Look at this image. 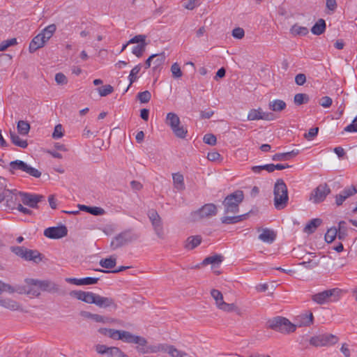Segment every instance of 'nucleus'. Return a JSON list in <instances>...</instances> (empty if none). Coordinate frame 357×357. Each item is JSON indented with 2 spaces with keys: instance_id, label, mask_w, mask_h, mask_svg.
<instances>
[{
  "instance_id": "nucleus-27",
  "label": "nucleus",
  "mask_w": 357,
  "mask_h": 357,
  "mask_svg": "<svg viewBox=\"0 0 357 357\" xmlns=\"http://www.w3.org/2000/svg\"><path fill=\"white\" fill-rule=\"evenodd\" d=\"M173 183L178 190H183L185 189L184 178L183 174L179 172L172 174Z\"/></svg>"
},
{
  "instance_id": "nucleus-8",
  "label": "nucleus",
  "mask_w": 357,
  "mask_h": 357,
  "mask_svg": "<svg viewBox=\"0 0 357 357\" xmlns=\"http://www.w3.org/2000/svg\"><path fill=\"white\" fill-rule=\"evenodd\" d=\"M217 212V207L215 204H206L199 210L192 212L190 218L192 221H199L203 218L215 215Z\"/></svg>"
},
{
  "instance_id": "nucleus-62",
  "label": "nucleus",
  "mask_w": 357,
  "mask_h": 357,
  "mask_svg": "<svg viewBox=\"0 0 357 357\" xmlns=\"http://www.w3.org/2000/svg\"><path fill=\"white\" fill-rule=\"evenodd\" d=\"M199 0H185L184 7L188 10H192L197 7L199 3Z\"/></svg>"
},
{
  "instance_id": "nucleus-63",
  "label": "nucleus",
  "mask_w": 357,
  "mask_h": 357,
  "mask_svg": "<svg viewBox=\"0 0 357 357\" xmlns=\"http://www.w3.org/2000/svg\"><path fill=\"white\" fill-rule=\"evenodd\" d=\"M333 102L332 99L328 96L323 97L319 102V104L324 108H328L331 106Z\"/></svg>"
},
{
  "instance_id": "nucleus-17",
  "label": "nucleus",
  "mask_w": 357,
  "mask_h": 357,
  "mask_svg": "<svg viewBox=\"0 0 357 357\" xmlns=\"http://www.w3.org/2000/svg\"><path fill=\"white\" fill-rule=\"evenodd\" d=\"M148 215L154 228L155 234L160 238H163V228L162 225L161 218L159 216L158 213L154 210H151L149 211Z\"/></svg>"
},
{
  "instance_id": "nucleus-32",
  "label": "nucleus",
  "mask_w": 357,
  "mask_h": 357,
  "mask_svg": "<svg viewBox=\"0 0 357 357\" xmlns=\"http://www.w3.org/2000/svg\"><path fill=\"white\" fill-rule=\"evenodd\" d=\"M325 30L326 22L323 19H319L311 29L312 33L317 36L322 34Z\"/></svg>"
},
{
  "instance_id": "nucleus-3",
  "label": "nucleus",
  "mask_w": 357,
  "mask_h": 357,
  "mask_svg": "<svg viewBox=\"0 0 357 357\" xmlns=\"http://www.w3.org/2000/svg\"><path fill=\"white\" fill-rule=\"evenodd\" d=\"M268 328L283 333H289L296 331V326L291 323L287 319L277 317L267 321Z\"/></svg>"
},
{
  "instance_id": "nucleus-4",
  "label": "nucleus",
  "mask_w": 357,
  "mask_h": 357,
  "mask_svg": "<svg viewBox=\"0 0 357 357\" xmlns=\"http://www.w3.org/2000/svg\"><path fill=\"white\" fill-rule=\"evenodd\" d=\"M244 198L243 192L241 190H237L226 197L223 202L225 213H236L239 210V204Z\"/></svg>"
},
{
  "instance_id": "nucleus-58",
  "label": "nucleus",
  "mask_w": 357,
  "mask_h": 357,
  "mask_svg": "<svg viewBox=\"0 0 357 357\" xmlns=\"http://www.w3.org/2000/svg\"><path fill=\"white\" fill-rule=\"evenodd\" d=\"M63 135V127L61 124H58L54 127V130L52 133V137L54 139H59Z\"/></svg>"
},
{
  "instance_id": "nucleus-22",
  "label": "nucleus",
  "mask_w": 357,
  "mask_h": 357,
  "mask_svg": "<svg viewBox=\"0 0 357 357\" xmlns=\"http://www.w3.org/2000/svg\"><path fill=\"white\" fill-rule=\"evenodd\" d=\"M259 238L264 243H272L276 238V234L273 230L265 228L261 230Z\"/></svg>"
},
{
  "instance_id": "nucleus-19",
  "label": "nucleus",
  "mask_w": 357,
  "mask_h": 357,
  "mask_svg": "<svg viewBox=\"0 0 357 357\" xmlns=\"http://www.w3.org/2000/svg\"><path fill=\"white\" fill-rule=\"evenodd\" d=\"M72 296L75 297L78 300L82 301L86 303L95 304L96 294L89 291H73L70 292Z\"/></svg>"
},
{
  "instance_id": "nucleus-38",
  "label": "nucleus",
  "mask_w": 357,
  "mask_h": 357,
  "mask_svg": "<svg viewBox=\"0 0 357 357\" xmlns=\"http://www.w3.org/2000/svg\"><path fill=\"white\" fill-rule=\"evenodd\" d=\"M17 128L20 135H26L30 130V125L27 121L21 120L17 122Z\"/></svg>"
},
{
  "instance_id": "nucleus-60",
  "label": "nucleus",
  "mask_w": 357,
  "mask_h": 357,
  "mask_svg": "<svg viewBox=\"0 0 357 357\" xmlns=\"http://www.w3.org/2000/svg\"><path fill=\"white\" fill-rule=\"evenodd\" d=\"M3 291H7V292H9V293H13V292L15 291V289L10 284H6V283L0 281V295Z\"/></svg>"
},
{
  "instance_id": "nucleus-44",
  "label": "nucleus",
  "mask_w": 357,
  "mask_h": 357,
  "mask_svg": "<svg viewBox=\"0 0 357 357\" xmlns=\"http://www.w3.org/2000/svg\"><path fill=\"white\" fill-rule=\"evenodd\" d=\"M98 332L103 335L107 336L113 340H115L117 330L112 328H100L98 329Z\"/></svg>"
},
{
  "instance_id": "nucleus-18",
  "label": "nucleus",
  "mask_w": 357,
  "mask_h": 357,
  "mask_svg": "<svg viewBox=\"0 0 357 357\" xmlns=\"http://www.w3.org/2000/svg\"><path fill=\"white\" fill-rule=\"evenodd\" d=\"M68 234V229L65 225L59 227H52L45 229L44 235L52 239L61 238L66 236Z\"/></svg>"
},
{
  "instance_id": "nucleus-20",
  "label": "nucleus",
  "mask_w": 357,
  "mask_h": 357,
  "mask_svg": "<svg viewBox=\"0 0 357 357\" xmlns=\"http://www.w3.org/2000/svg\"><path fill=\"white\" fill-rule=\"evenodd\" d=\"M95 305L99 307L104 308L112 307L116 309L117 307L114 299L111 297H104L98 294L96 296Z\"/></svg>"
},
{
  "instance_id": "nucleus-12",
  "label": "nucleus",
  "mask_w": 357,
  "mask_h": 357,
  "mask_svg": "<svg viewBox=\"0 0 357 357\" xmlns=\"http://www.w3.org/2000/svg\"><path fill=\"white\" fill-rule=\"evenodd\" d=\"M137 238V236L130 231H126L116 236L111 243L114 250L117 249Z\"/></svg>"
},
{
  "instance_id": "nucleus-21",
  "label": "nucleus",
  "mask_w": 357,
  "mask_h": 357,
  "mask_svg": "<svg viewBox=\"0 0 357 357\" xmlns=\"http://www.w3.org/2000/svg\"><path fill=\"white\" fill-rule=\"evenodd\" d=\"M47 41L40 33L36 36L31 41L29 47V52L33 53L37 50L43 47Z\"/></svg>"
},
{
  "instance_id": "nucleus-14",
  "label": "nucleus",
  "mask_w": 357,
  "mask_h": 357,
  "mask_svg": "<svg viewBox=\"0 0 357 357\" xmlns=\"http://www.w3.org/2000/svg\"><path fill=\"white\" fill-rule=\"evenodd\" d=\"M21 200L24 205L36 208L38 204L45 199V197L41 195L30 194L27 192H19Z\"/></svg>"
},
{
  "instance_id": "nucleus-57",
  "label": "nucleus",
  "mask_w": 357,
  "mask_h": 357,
  "mask_svg": "<svg viewBox=\"0 0 357 357\" xmlns=\"http://www.w3.org/2000/svg\"><path fill=\"white\" fill-rule=\"evenodd\" d=\"M326 6L330 11L328 12L329 14L333 13L337 7L336 0H326Z\"/></svg>"
},
{
  "instance_id": "nucleus-13",
  "label": "nucleus",
  "mask_w": 357,
  "mask_h": 357,
  "mask_svg": "<svg viewBox=\"0 0 357 357\" xmlns=\"http://www.w3.org/2000/svg\"><path fill=\"white\" fill-rule=\"evenodd\" d=\"M98 354L107 355L108 357H128L119 347H107L105 344H98L94 347Z\"/></svg>"
},
{
  "instance_id": "nucleus-37",
  "label": "nucleus",
  "mask_w": 357,
  "mask_h": 357,
  "mask_svg": "<svg viewBox=\"0 0 357 357\" xmlns=\"http://www.w3.org/2000/svg\"><path fill=\"white\" fill-rule=\"evenodd\" d=\"M10 139L15 146L20 148L25 149L28 146L26 140L21 139L17 135L12 132H10Z\"/></svg>"
},
{
  "instance_id": "nucleus-61",
  "label": "nucleus",
  "mask_w": 357,
  "mask_h": 357,
  "mask_svg": "<svg viewBox=\"0 0 357 357\" xmlns=\"http://www.w3.org/2000/svg\"><path fill=\"white\" fill-rule=\"evenodd\" d=\"M55 81L58 84H66L68 82L67 77L61 73H58L55 75Z\"/></svg>"
},
{
  "instance_id": "nucleus-7",
  "label": "nucleus",
  "mask_w": 357,
  "mask_h": 357,
  "mask_svg": "<svg viewBox=\"0 0 357 357\" xmlns=\"http://www.w3.org/2000/svg\"><path fill=\"white\" fill-rule=\"evenodd\" d=\"M339 341L338 337L330 333L319 334L310 339V344L314 347H329Z\"/></svg>"
},
{
  "instance_id": "nucleus-2",
  "label": "nucleus",
  "mask_w": 357,
  "mask_h": 357,
  "mask_svg": "<svg viewBox=\"0 0 357 357\" xmlns=\"http://www.w3.org/2000/svg\"><path fill=\"white\" fill-rule=\"evenodd\" d=\"M165 123L169 126L174 135L180 139L185 138L188 129L185 126L181 125L178 116L174 113L169 112L167 114Z\"/></svg>"
},
{
  "instance_id": "nucleus-46",
  "label": "nucleus",
  "mask_w": 357,
  "mask_h": 357,
  "mask_svg": "<svg viewBox=\"0 0 357 357\" xmlns=\"http://www.w3.org/2000/svg\"><path fill=\"white\" fill-rule=\"evenodd\" d=\"M146 45V43H142L135 46L132 50V53L138 58L141 57L145 51Z\"/></svg>"
},
{
  "instance_id": "nucleus-30",
  "label": "nucleus",
  "mask_w": 357,
  "mask_h": 357,
  "mask_svg": "<svg viewBox=\"0 0 357 357\" xmlns=\"http://www.w3.org/2000/svg\"><path fill=\"white\" fill-rule=\"evenodd\" d=\"M151 56H155L152 61L153 64V70L156 71L163 66L165 61V53L162 52L160 54H152Z\"/></svg>"
},
{
  "instance_id": "nucleus-23",
  "label": "nucleus",
  "mask_w": 357,
  "mask_h": 357,
  "mask_svg": "<svg viewBox=\"0 0 357 357\" xmlns=\"http://www.w3.org/2000/svg\"><path fill=\"white\" fill-rule=\"evenodd\" d=\"M296 320V326H298L299 327L307 326L313 323V314L312 312H310L309 314H303L297 316Z\"/></svg>"
},
{
  "instance_id": "nucleus-51",
  "label": "nucleus",
  "mask_w": 357,
  "mask_h": 357,
  "mask_svg": "<svg viewBox=\"0 0 357 357\" xmlns=\"http://www.w3.org/2000/svg\"><path fill=\"white\" fill-rule=\"evenodd\" d=\"M10 250L16 255L24 259L26 248L21 246H13L10 248Z\"/></svg>"
},
{
  "instance_id": "nucleus-41",
  "label": "nucleus",
  "mask_w": 357,
  "mask_h": 357,
  "mask_svg": "<svg viewBox=\"0 0 357 357\" xmlns=\"http://www.w3.org/2000/svg\"><path fill=\"white\" fill-rule=\"evenodd\" d=\"M142 68L141 64H138L135 66L130 71V75L128 76L130 84V86L132 83H134L137 79V74L139 73Z\"/></svg>"
},
{
  "instance_id": "nucleus-10",
  "label": "nucleus",
  "mask_w": 357,
  "mask_h": 357,
  "mask_svg": "<svg viewBox=\"0 0 357 357\" xmlns=\"http://www.w3.org/2000/svg\"><path fill=\"white\" fill-rule=\"evenodd\" d=\"M115 340H122L126 343L137 344L140 346H145L147 343L144 337L133 335L128 331L123 330H117Z\"/></svg>"
},
{
  "instance_id": "nucleus-50",
  "label": "nucleus",
  "mask_w": 357,
  "mask_h": 357,
  "mask_svg": "<svg viewBox=\"0 0 357 357\" xmlns=\"http://www.w3.org/2000/svg\"><path fill=\"white\" fill-rule=\"evenodd\" d=\"M98 90L101 96H106L114 91V88L111 85L108 84L98 88Z\"/></svg>"
},
{
  "instance_id": "nucleus-45",
  "label": "nucleus",
  "mask_w": 357,
  "mask_h": 357,
  "mask_svg": "<svg viewBox=\"0 0 357 357\" xmlns=\"http://www.w3.org/2000/svg\"><path fill=\"white\" fill-rule=\"evenodd\" d=\"M337 236V229L335 227L328 229L325 234V240L327 243H332Z\"/></svg>"
},
{
  "instance_id": "nucleus-64",
  "label": "nucleus",
  "mask_w": 357,
  "mask_h": 357,
  "mask_svg": "<svg viewBox=\"0 0 357 357\" xmlns=\"http://www.w3.org/2000/svg\"><path fill=\"white\" fill-rule=\"evenodd\" d=\"M295 82L298 86H303L306 82V76L303 73H299L295 77Z\"/></svg>"
},
{
  "instance_id": "nucleus-42",
  "label": "nucleus",
  "mask_w": 357,
  "mask_h": 357,
  "mask_svg": "<svg viewBox=\"0 0 357 357\" xmlns=\"http://www.w3.org/2000/svg\"><path fill=\"white\" fill-rule=\"evenodd\" d=\"M170 345L171 344H159L154 345L151 347V351L152 353L164 352L168 354Z\"/></svg>"
},
{
  "instance_id": "nucleus-47",
  "label": "nucleus",
  "mask_w": 357,
  "mask_h": 357,
  "mask_svg": "<svg viewBox=\"0 0 357 357\" xmlns=\"http://www.w3.org/2000/svg\"><path fill=\"white\" fill-rule=\"evenodd\" d=\"M308 100L309 97L305 93H297L294 96V102L298 105L306 103Z\"/></svg>"
},
{
  "instance_id": "nucleus-55",
  "label": "nucleus",
  "mask_w": 357,
  "mask_h": 357,
  "mask_svg": "<svg viewBox=\"0 0 357 357\" xmlns=\"http://www.w3.org/2000/svg\"><path fill=\"white\" fill-rule=\"evenodd\" d=\"M145 40H146V36L140 34V35H137V36H134L133 38H132L131 39H130V40L128 41V43H130V44L138 43V45L142 44V43H146Z\"/></svg>"
},
{
  "instance_id": "nucleus-53",
  "label": "nucleus",
  "mask_w": 357,
  "mask_h": 357,
  "mask_svg": "<svg viewBox=\"0 0 357 357\" xmlns=\"http://www.w3.org/2000/svg\"><path fill=\"white\" fill-rule=\"evenodd\" d=\"M203 141L205 144L213 146L216 144V137L213 134H206L204 136Z\"/></svg>"
},
{
  "instance_id": "nucleus-9",
  "label": "nucleus",
  "mask_w": 357,
  "mask_h": 357,
  "mask_svg": "<svg viewBox=\"0 0 357 357\" xmlns=\"http://www.w3.org/2000/svg\"><path fill=\"white\" fill-rule=\"evenodd\" d=\"M9 166L10 171L12 173H14L16 170H20L35 178H39L41 176V172L39 170L29 166L22 160H16L12 161L10 162Z\"/></svg>"
},
{
  "instance_id": "nucleus-1",
  "label": "nucleus",
  "mask_w": 357,
  "mask_h": 357,
  "mask_svg": "<svg viewBox=\"0 0 357 357\" xmlns=\"http://www.w3.org/2000/svg\"><path fill=\"white\" fill-rule=\"evenodd\" d=\"M274 206L276 209L284 208L288 203L289 196L287 187L282 179H278L274 185Z\"/></svg>"
},
{
  "instance_id": "nucleus-59",
  "label": "nucleus",
  "mask_w": 357,
  "mask_h": 357,
  "mask_svg": "<svg viewBox=\"0 0 357 357\" xmlns=\"http://www.w3.org/2000/svg\"><path fill=\"white\" fill-rule=\"evenodd\" d=\"M318 131L319 128L317 127L310 128L308 132L304 135L305 138L307 139V140H312V139H314V137L317 135Z\"/></svg>"
},
{
  "instance_id": "nucleus-5",
  "label": "nucleus",
  "mask_w": 357,
  "mask_h": 357,
  "mask_svg": "<svg viewBox=\"0 0 357 357\" xmlns=\"http://www.w3.org/2000/svg\"><path fill=\"white\" fill-rule=\"evenodd\" d=\"M340 293L341 290L338 288L327 289L314 294L312 296V300L318 304L322 305L328 302L337 301Z\"/></svg>"
},
{
  "instance_id": "nucleus-24",
  "label": "nucleus",
  "mask_w": 357,
  "mask_h": 357,
  "mask_svg": "<svg viewBox=\"0 0 357 357\" xmlns=\"http://www.w3.org/2000/svg\"><path fill=\"white\" fill-rule=\"evenodd\" d=\"M81 315L86 319H92L94 321L98 322V323L105 324V323H109L111 321V319H109L108 317H106L98 314H93V313H91L89 312H86V311L82 312Z\"/></svg>"
},
{
  "instance_id": "nucleus-6",
  "label": "nucleus",
  "mask_w": 357,
  "mask_h": 357,
  "mask_svg": "<svg viewBox=\"0 0 357 357\" xmlns=\"http://www.w3.org/2000/svg\"><path fill=\"white\" fill-rule=\"evenodd\" d=\"M211 295L215 301L216 307L224 312H236L239 314L240 309L234 303H227L224 301L222 294L218 289H212Z\"/></svg>"
},
{
  "instance_id": "nucleus-48",
  "label": "nucleus",
  "mask_w": 357,
  "mask_h": 357,
  "mask_svg": "<svg viewBox=\"0 0 357 357\" xmlns=\"http://www.w3.org/2000/svg\"><path fill=\"white\" fill-rule=\"evenodd\" d=\"M17 44L16 38H11L5 41H3L0 44V52H3L7 50L8 47L15 45Z\"/></svg>"
},
{
  "instance_id": "nucleus-40",
  "label": "nucleus",
  "mask_w": 357,
  "mask_h": 357,
  "mask_svg": "<svg viewBox=\"0 0 357 357\" xmlns=\"http://www.w3.org/2000/svg\"><path fill=\"white\" fill-rule=\"evenodd\" d=\"M244 216L245 215L236 216H224L221 218V221L223 224H234L243 220Z\"/></svg>"
},
{
  "instance_id": "nucleus-43",
  "label": "nucleus",
  "mask_w": 357,
  "mask_h": 357,
  "mask_svg": "<svg viewBox=\"0 0 357 357\" xmlns=\"http://www.w3.org/2000/svg\"><path fill=\"white\" fill-rule=\"evenodd\" d=\"M168 354L171 357H184V356H187L186 352L178 349L174 345H172V344L170 345V347H169V349L168 351Z\"/></svg>"
},
{
  "instance_id": "nucleus-49",
  "label": "nucleus",
  "mask_w": 357,
  "mask_h": 357,
  "mask_svg": "<svg viewBox=\"0 0 357 357\" xmlns=\"http://www.w3.org/2000/svg\"><path fill=\"white\" fill-rule=\"evenodd\" d=\"M137 98L142 103H146L151 100V94L149 91H144L139 93Z\"/></svg>"
},
{
  "instance_id": "nucleus-26",
  "label": "nucleus",
  "mask_w": 357,
  "mask_h": 357,
  "mask_svg": "<svg viewBox=\"0 0 357 357\" xmlns=\"http://www.w3.org/2000/svg\"><path fill=\"white\" fill-rule=\"evenodd\" d=\"M298 154V151L293 150L290 152L276 153L272 156L274 161H286Z\"/></svg>"
},
{
  "instance_id": "nucleus-15",
  "label": "nucleus",
  "mask_w": 357,
  "mask_h": 357,
  "mask_svg": "<svg viewBox=\"0 0 357 357\" xmlns=\"http://www.w3.org/2000/svg\"><path fill=\"white\" fill-rule=\"evenodd\" d=\"M26 282L29 285L38 287L42 291L54 292L58 290L56 284L49 280H38L35 279H26Z\"/></svg>"
},
{
  "instance_id": "nucleus-56",
  "label": "nucleus",
  "mask_w": 357,
  "mask_h": 357,
  "mask_svg": "<svg viewBox=\"0 0 357 357\" xmlns=\"http://www.w3.org/2000/svg\"><path fill=\"white\" fill-rule=\"evenodd\" d=\"M98 280H99V278H98L87 277V278H81V281H79L80 282L79 283H80V286L81 285H90V284H96Z\"/></svg>"
},
{
  "instance_id": "nucleus-28",
  "label": "nucleus",
  "mask_w": 357,
  "mask_h": 357,
  "mask_svg": "<svg viewBox=\"0 0 357 357\" xmlns=\"http://www.w3.org/2000/svg\"><path fill=\"white\" fill-rule=\"evenodd\" d=\"M202 242V237L200 236H192L187 238L185 244V248L188 250H193L197 247Z\"/></svg>"
},
{
  "instance_id": "nucleus-25",
  "label": "nucleus",
  "mask_w": 357,
  "mask_h": 357,
  "mask_svg": "<svg viewBox=\"0 0 357 357\" xmlns=\"http://www.w3.org/2000/svg\"><path fill=\"white\" fill-rule=\"evenodd\" d=\"M24 259L26 261H32L38 264L43 260V256L38 250L26 249Z\"/></svg>"
},
{
  "instance_id": "nucleus-39",
  "label": "nucleus",
  "mask_w": 357,
  "mask_h": 357,
  "mask_svg": "<svg viewBox=\"0 0 357 357\" xmlns=\"http://www.w3.org/2000/svg\"><path fill=\"white\" fill-rule=\"evenodd\" d=\"M116 257L112 256L109 258L102 259L100 261V265L105 268H112L116 266Z\"/></svg>"
},
{
  "instance_id": "nucleus-52",
  "label": "nucleus",
  "mask_w": 357,
  "mask_h": 357,
  "mask_svg": "<svg viewBox=\"0 0 357 357\" xmlns=\"http://www.w3.org/2000/svg\"><path fill=\"white\" fill-rule=\"evenodd\" d=\"M171 72L172 73L173 77L175 78H179L183 75L181 68L177 63H174V64H172L171 67Z\"/></svg>"
},
{
  "instance_id": "nucleus-36",
  "label": "nucleus",
  "mask_w": 357,
  "mask_h": 357,
  "mask_svg": "<svg viewBox=\"0 0 357 357\" xmlns=\"http://www.w3.org/2000/svg\"><path fill=\"white\" fill-rule=\"evenodd\" d=\"M308 29L305 26H301L294 24L290 29V33L294 36H306L308 33Z\"/></svg>"
},
{
  "instance_id": "nucleus-16",
  "label": "nucleus",
  "mask_w": 357,
  "mask_h": 357,
  "mask_svg": "<svg viewBox=\"0 0 357 357\" xmlns=\"http://www.w3.org/2000/svg\"><path fill=\"white\" fill-rule=\"evenodd\" d=\"M275 119V116L273 113L264 112L260 107L251 109L248 114V119L249 121H273Z\"/></svg>"
},
{
  "instance_id": "nucleus-31",
  "label": "nucleus",
  "mask_w": 357,
  "mask_h": 357,
  "mask_svg": "<svg viewBox=\"0 0 357 357\" xmlns=\"http://www.w3.org/2000/svg\"><path fill=\"white\" fill-rule=\"evenodd\" d=\"M286 106L285 102L282 100H274L268 103V108L273 112H281Z\"/></svg>"
},
{
  "instance_id": "nucleus-54",
  "label": "nucleus",
  "mask_w": 357,
  "mask_h": 357,
  "mask_svg": "<svg viewBox=\"0 0 357 357\" xmlns=\"http://www.w3.org/2000/svg\"><path fill=\"white\" fill-rule=\"evenodd\" d=\"M341 192L346 197V199H347L357 193V190L356 189L355 186L351 185L350 187L345 188Z\"/></svg>"
},
{
  "instance_id": "nucleus-35",
  "label": "nucleus",
  "mask_w": 357,
  "mask_h": 357,
  "mask_svg": "<svg viewBox=\"0 0 357 357\" xmlns=\"http://www.w3.org/2000/svg\"><path fill=\"white\" fill-rule=\"evenodd\" d=\"M0 305L10 310H17L19 309V304L11 299L6 298L0 300Z\"/></svg>"
},
{
  "instance_id": "nucleus-34",
  "label": "nucleus",
  "mask_w": 357,
  "mask_h": 357,
  "mask_svg": "<svg viewBox=\"0 0 357 357\" xmlns=\"http://www.w3.org/2000/svg\"><path fill=\"white\" fill-rule=\"evenodd\" d=\"M56 30V26L54 24H52L46 26L40 33L43 36V38L47 42L54 35Z\"/></svg>"
},
{
  "instance_id": "nucleus-29",
  "label": "nucleus",
  "mask_w": 357,
  "mask_h": 357,
  "mask_svg": "<svg viewBox=\"0 0 357 357\" xmlns=\"http://www.w3.org/2000/svg\"><path fill=\"white\" fill-rule=\"evenodd\" d=\"M223 261V257L220 255H215L205 258L203 261V265L211 264L213 267L218 266Z\"/></svg>"
},
{
  "instance_id": "nucleus-33",
  "label": "nucleus",
  "mask_w": 357,
  "mask_h": 357,
  "mask_svg": "<svg viewBox=\"0 0 357 357\" xmlns=\"http://www.w3.org/2000/svg\"><path fill=\"white\" fill-rule=\"evenodd\" d=\"M322 220L319 218L311 220L305 227L304 231L307 234L313 233L315 229L321 225Z\"/></svg>"
},
{
  "instance_id": "nucleus-11",
  "label": "nucleus",
  "mask_w": 357,
  "mask_h": 357,
  "mask_svg": "<svg viewBox=\"0 0 357 357\" xmlns=\"http://www.w3.org/2000/svg\"><path fill=\"white\" fill-rule=\"evenodd\" d=\"M331 193V188L326 183H321L314 188L310 195V201L314 204H319L325 200L328 195Z\"/></svg>"
}]
</instances>
